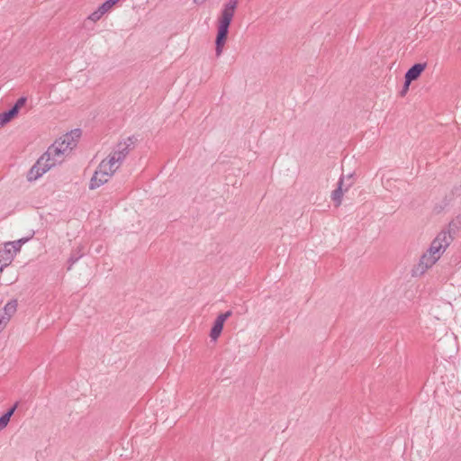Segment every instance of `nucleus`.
I'll return each mask as SVG.
<instances>
[{
  "label": "nucleus",
  "mask_w": 461,
  "mask_h": 461,
  "mask_svg": "<svg viewBox=\"0 0 461 461\" xmlns=\"http://www.w3.org/2000/svg\"><path fill=\"white\" fill-rule=\"evenodd\" d=\"M453 238L448 230L440 231L432 240L429 249L425 252L413 270L414 275H422L430 268L443 255L450 245Z\"/></svg>",
  "instance_id": "1"
},
{
  "label": "nucleus",
  "mask_w": 461,
  "mask_h": 461,
  "mask_svg": "<svg viewBox=\"0 0 461 461\" xmlns=\"http://www.w3.org/2000/svg\"><path fill=\"white\" fill-rule=\"evenodd\" d=\"M238 5V0H230L224 5L221 16L218 20V32L215 40V54L220 57L222 54L225 45L229 27L234 16Z\"/></svg>",
  "instance_id": "2"
},
{
  "label": "nucleus",
  "mask_w": 461,
  "mask_h": 461,
  "mask_svg": "<svg viewBox=\"0 0 461 461\" xmlns=\"http://www.w3.org/2000/svg\"><path fill=\"white\" fill-rule=\"evenodd\" d=\"M131 144V138H128L124 141L118 143L107 158L101 161L97 168L112 176L129 154Z\"/></svg>",
  "instance_id": "3"
},
{
  "label": "nucleus",
  "mask_w": 461,
  "mask_h": 461,
  "mask_svg": "<svg viewBox=\"0 0 461 461\" xmlns=\"http://www.w3.org/2000/svg\"><path fill=\"white\" fill-rule=\"evenodd\" d=\"M28 241V239H20L14 241H8L0 249V258L5 261V266H8L14 256L21 250L23 244Z\"/></svg>",
  "instance_id": "4"
},
{
  "label": "nucleus",
  "mask_w": 461,
  "mask_h": 461,
  "mask_svg": "<svg viewBox=\"0 0 461 461\" xmlns=\"http://www.w3.org/2000/svg\"><path fill=\"white\" fill-rule=\"evenodd\" d=\"M352 185V175H348L347 177L342 176L339 178L337 188L331 193V200L336 207L341 204L343 194L348 191Z\"/></svg>",
  "instance_id": "5"
},
{
  "label": "nucleus",
  "mask_w": 461,
  "mask_h": 461,
  "mask_svg": "<svg viewBox=\"0 0 461 461\" xmlns=\"http://www.w3.org/2000/svg\"><path fill=\"white\" fill-rule=\"evenodd\" d=\"M232 314V312L231 311H228L224 313H221L220 314L216 320L214 321V323H213V326L211 330V332H210V337L212 340H216L221 333V330L223 329V325H224V322L225 321L230 317Z\"/></svg>",
  "instance_id": "6"
},
{
  "label": "nucleus",
  "mask_w": 461,
  "mask_h": 461,
  "mask_svg": "<svg viewBox=\"0 0 461 461\" xmlns=\"http://www.w3.org/2000/svg\"><path fill=\"white\" fill-rule=\"evenodd\" d=\"M110 177L111 176L107 173H104V172H102V170H99L97 168L90 180L89 188L90 189L98 188L102 185L108 182Z\"/></svg>",
  "instance_id": "7"
},
{
  "label": "nucleus",
  "mask_w": 461,
  "mask_h": 461,
  "mask_svg": "<svg viewBox=\"0 0 461 461\" xmlns=\"http://www.w3.org/2000/svg\"><path fill=\"white\" fill-rule=\"evenodd\" d=\"M45 154L47 155V157H49L52 161L53 163L55 164H59L63 161L64 159V156L65 154L63 153V151L60 149V148L59 147V145H57L55 142L50 146L49 147V149H47V151L45 152Z\"/></svg>",
  "instance_id": "8"
},
{
  "label": "nucleus",
  "mask_w": 461,
  "mask_h": 461,
  "mask_svg": "<svg viewBox=\"0 0 461 461\" xmlns=\"http://www.w3.org/2000/svg\"><path fill=\"white\" fill-rule=\"evenodd\" d=\"M425 68L426 64L418 63L413 65L405 74V78H407V85H410L411 81L416 80L420 76Z\"/></svg>",
  "instance_id": "9"
},
{
  "label": "nucleus",
  "mask_w": 461,
  "mask_h": 461,
  "mask_svg": "<svg viewBox=\"0 0 461 461\" xmlns=\"http://www.w3.org/2000/svg\"><path fill=\"white\" fill-rule=\"evenodd\" d=\"M81 136V131L79 129L73 130L69 133L65 134L62 138L63 142H65L66 145L68 146L71 149H73L76 145L77 141Z\"/></svg>",
  "instance_id": "10"
},
{
  "label": "nucleus",
  "mask_w": 461,
  "mask_h": 461,
  "mask_svg": "<svg viewBox=\"0 0 461 461\" xmlns=\"http://www.w3.org/2000/svg\"><path fill=\"white\" fill-rule=\"evenodd\" d=\"M55 165L56 164L53 163V161L49 157H47V155L44 153L37 160V162L35 163L34 166H36L38 168H40L41 172H42L44 174Z\"/></svg>",
  "instance_id": "11"
},
{
  "label": "nucleus",
  "mask_w": 461,
  "mask_h": 461,
  "mask_svg": "<svg viewBox=\"0 0 461 461\" xmlns=\"http://www.w3.org/2000/svg\"><path fill=\"white\" fill-rule=\"evenodd\" d=\"M18 113L16 108H11L7 112L0 113V127L9 122Z\"/></svg>",
  "instance_id": "12"
},
{
  "label": "nucleus",
  "mask_w": 461,
  "mask_h": 461,
  "mask_svg": "<svg viewBox=\"0 0 461 461\" xmlns=\"http://www.w3.org/2000/svg\"><path fill=\"white\" fill-rule=\"evenodd\" d=\"M17 308L16 301H11L7 303L4 308V313H0V315H4L5 317H8V321L14 314Z\"/></svg>",
  "instance_id": "13"
},
{
  "label": "nucleus",
  "mask_w": 461,
  "mask_h": 461,
  "mask_svg": "<svg viewBox=\"0 0 461 461\" xmlns=\"http://www.w3.org/2000/svg\"><path fill=\"white\" fill-rule=\"evenodd\" d=\"M16 404L14 407H12L7 412H5L3 416L0 417V430H2L7 426L10 418L14 414Z\"/></svg>",
  "instance_id": "14"
},
{
  "label": "nucleus",
  "mask_w": 461,
  "mask_h": 461,
  "mask_svg": "<svg viewBox=\"0 0 461 461\" xmlns=\"http://www.w3.org/2000/svg\"><path fill=\"white\" fill-rule=\"evenodd\" d=\"M42 175H43V173L41 172L40 168H38L36 166H33L30 169L29 173H28V176H27V178H28L29 181H33V180L38 179Z\"/></svg>",
  "instance_id": "15"
},
{
  "label": "nucleus",
  "mask_w": 461,
  "mask_h": 461,
  "mask_svg": "<svg viewBox=\"0 0 461 461\" xmlns=\"http://www.w3.org/2000/svg\"><path fill=\"white\" fill-rule=\"evenodd\" d=\"M106 13L101 9V7L99 6L98 9L95 12H93L88 17H87V20H90L94 23L99 21L102 16L104 14H105Z\"/></svg>",
  "instance_id": "16"
},
{
  "label": "nucleus",
  "mask_w": 461,
  "mask_h": 461,
  "mask_svg": "<svg viewBox=\"0 0 461 461\" xmlns=\"http://www.w3.org/2000/svg\"><path fill=\"white\" fill-rule=\"evenodd\" d=\"M117 3L118 2L115 0H106L104 4L100 5V7L105 13H108L113 8V6Z\"/></svg>",
  "instance_id": "17"
},
{
  "label": "nucleus",
  "mask_w": 461,
  "mask_h": 461,
  "mask_svg": "<svg viewBox=\"0 0 461 461\" xmlns=\"http://www.w3.org/2000/svg\"><path fill=\"white\" fill-rule=\"evenodd\" d=\"M55 143L57 145H59V147L60 148V149L63 151V153L66 155L68 152L71 151L72 149L70 148H68V145L65 144V142L62 141L61 139H59V140H56Z\"/></svg>",
  "instance_id": "18"
},
{
  "label": "nucleus",
  "mask_w": 461,
  "mask_h": 461,
  "mask_svg": "<svg viewBox=\"0 0 461 461\" xmlns=\"http://www.w3.org/2000/svg\"><path fill=\"white\" fill-rule=\"evenodd\" d=\"M26 97H20L15 104L13 106V108H16V112L18 113L19 110L26 104Z\"/></svg>",
  "instance_id": "19"
},
{
  "label": "nucleus",
  "mask_w": 461,
  "mask_h": 461,
  "mask_svg": "<svg viewBox=\"0 0 461 461\" xmlns=\"http://www.w3.org/2000/svg\"><path fill=\"white\" fill-rule=\"evenodd\" d=\"M7 322H8V317H5L4 315H0V329L3 326H5Z\"/></svg>",
  "instance_id": "20"
},
{
  "label": "nucleus",
  "mask_w": 461,
  "mask_h": 461,
  "mask_svg": "<svg viewBox=\"0 0 461 461\" xmlns=\"http://www.w3.org/2000/svg\"><path fill=\"white\" fill-rule=\"evenodd\" d=\"M207 0H194V3L197 5L204 4Z\"/></svg>",
  "instance_id": "21"
},
{
  "label": "nucleus",
  "mask_w": 461,
  "mask_h": 461,
  "mask_svg": "<svg viewBox=\"0 0 461 461\" xmlns=\"http://www.w3.org/2000/svg\"><path fill=\"white\" fill-rule=\"evenodd\" d=\"M409 86H410V85H407V78H405L404 89H403V91H402V94L408 90Z\"/></svg>",
  "instance_id": "22"
},
{
  "label": "nucleus",
  "mask_w": 461,
  "mask_h": 461,
  "mask_svg": "<svg viewBox=\"0 0 461 461\" xmlns=\"http://www.w3.org/2000/svg\"><path fill=\"white\" fill-rule=\"evenodd\" d=\"M77 259H78V258H77V257H73V256H72V257L70 258L69 261H70L72 264H74Z\"/></svg>",
  "instance_id": "23"
},
{
  "label": "nucleus",
  "mask_w": 461,
  "mask_h": 461,
  "mask_svg": "<svg viewBox=\"0 0 461 461\" xmlns=\"http://www.w3.org/2000/svg\"><path fill=\"white\" fill-rule=\"evenodd\" d=\"M77 259H78V258H77V257H73V256H72V257L70 258L69 261H70L72 264H74Z\"/></svg>",
  "instance_id": "24"
}]
</instances>
